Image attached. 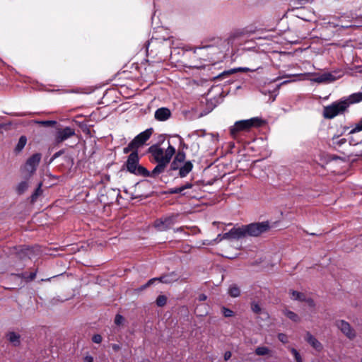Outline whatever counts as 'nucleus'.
<instances>
[{"mask_svg":"<svg viewBox=\"0 0 362 362\" xmlns=\"http://www.w3.org/2000/svg\"><path fill=\"white\" fill-rule=\"evenodd\" d=\"M175 148L168 141V146L164 151L158 144L151 146L148 152L151 155L157 165L151 172V177H155L165 171V168L175 153Z\"/></svg>","mask_w":362,"mask_h":362,"instance_id":"nucleus-1","label":"nucleus"},{"mask_svg":"<svg viewBox=\"0 0 362 362\" xmlns=\"http://www.w3.org/2000/svg\"><path fill=\"white\" fill-rule=\"evenodd\" d=\"M362 101V92H358L350 95L346 99L334 102L323 109V116L327 119H332L337 115L343 113L350 104Z\"/></svg>","mask_w":362,"mask_h":362,"instance_id":"nucleus-2","label":"nucleus"},{"mask_svg":"<svg viewBox=\"0 0 362 362\" xmlns=\"http://www.w3.org/2000/svg\"><path fill=\"white\" fill-rule=\"evenodd\" d=\"M139 158L137 151H133L128 156L126 162V167L127 171L129 173L139 176L151 177V172L146 168L139 164Z\"/></svg>","mask_w":362,"mask_h":362,"instance_id":"nucleus-3","label":"nucleus"},{"mask_svg":"<svg viewBox=\"0 0 362 362\" xmlns=\"http://www.w3.org/2000/svg\"><path fill=\"white\" fill-rule=\"evenodd\" d=\"M262 123V120L258 117H252L249 119L238 121L233 127H230V134L233 137H235L239 132L249 130L253 127H259Z\"/></svg>","mask_w":362,"mask_h":362,"instance_id":"nucleus-4","label":"nucleus"},{"mask_svg":"<svg viewBox=\"0 0 362 362\" xmlns=\"http://www.w3.org/2000/svg\"><path fill=\"white\" fill-rule=\"evenodd\" d=\"M245 236L257 237L267 232L270 228L268 221L252 223L244 226Z\"/></svg>","mask_w":362,"mask_h":362,"instance_id":"nucleus-5","label":"nucleus"},{"mask_svg":"<svg viewBox=\"0 0 362 362\" xmlns=\"http://www.w3.org/2000/svg\"><path fill=\"white\" fill-rule=\"evenodd\" d=\"M178 214H171L159 219L154 222L155 228L160 231H165L170 229L177 223Z\"/></svg>","mask_w":362,"mask_h":362,"instance_id":"nucleus-6","label":"nucleus"},{"mask_svg":"<svg viewBox=\"0 0 362 362\" xmlns=\"http://www.w3.org/2000/svg\"><path fill=\"white\" fill-rule=\"evenodd\" d=\"M76 134L75 129L70 127L58 128L54 134V141L57 144L64 142Z\"/></svg>","mask_w":362,"mask_h":362,"instance_id":"nucleus-7","label":"nucleus"},{"mask_svg":"<svg viewBox=\"0 0 362 362\" xmlns=\"http://www.w3.org/2000/svg\"><path fill=\"white\" fill-rule=\"evenodd\" d=\"M336 326L340 331L349 339H354L356 333L354 329L350 325L349 322L345 320H337L335 322Z\"/></svg>","mask_w":362,"mask_h":362,"instance_id":"nucleus-8","label":"nucleus"},{"mask_svg":"<svg viewBox=\"0 0 362 362\" xmlns=\"http://www.w3.org/2000/svg\"><path fill=\"white\" fill-rule=\"evenodd\" d=\"M245 232L244 226L238 228H233L228 233L223 234L222 238H227V240H239L245 238Z\"/></svg>","mask_w":362,"mask_h":362,"instance_id":"nucleus-9","label":"nucleus"},{"mask_svg":"<svg viewBox=\"0 0 362 362\" xmlns=\"http://www.w3.org/2000/svg\"><path fill=\"white\" fill-rule=\"evenodd\" d=\"M153 132V129H147L141 132L132 141V145H136L137 148L143 146L147 140L149 139Z\"/></svg>","mask_w":362,"mask_h":362,"instance_id":"nucleus-10","label":"nucleus"},{"mask_svg":"<svg viewBox=\"0 0 362 362\" xmlns=\"http://www.w3.org/2000/svg\"><path fill=\"white\" fill-rule=\"evenodd\" d=\"M254 32H255V30L250 26H247L243 28L236 29L230 33V35L228 37V40L233 42L235 39L249 36Z\"/></svg>","mask_w":362,"mask_h":362,"instance_id":"nucleus-11","label":"nucleus"},{"mask_svg":"<svg viewBox=\"0 0 362 362\" xmlns=\"http://www.w3.org/2000/svg\"><path fill=\"white\" fill-rule=\"evenodd\" d=\"M41 160V154L39 153L33 154L31 157H30L26 163H25V169L30 173H33Z\"/></svg>","mask_w":362,"mask_h":362,"instance_id":"nucleus-12","label":"nucleus"},{"mask_svg":"<svg viewBox=\"0 0 362 362\" xmlns=\"http://www.w3.org/2000/svg\"><path fill=\"white\" fill-rule=\"evenodd\" d=\"M307 74L316 76V77L312 78L311 81L318 83L332 82L336 79L331 73H324L322 74H318L317 73H308Z\"/></svg>","mask_w":362,"mask_h":362,"instance_id":"nucleus-13","label":"nucleus"},{"mask_svg":"<svg viewBox=\"0 0 362 362\" xmlns=\"http://www.w3.org/2000/svg\"><path fill=\"white\" fill-rule=\"evenodd\" d=\"M171 116L170 110L167 107H160L156 110L154 117L158 121H166Z\"/></svg>","mask_w":362,"mask_h":362,"instance_id":"nucleus-14","label":"nucleus"},{"mask_svg":"<svg viewBox=\"0 0 362 362\" xmlns=\"http://www.w3.org/2000/svg\"><path fill=\"white\" fill-rule=\"evenodd\" d=\"M305 340L310 344L315 350L320 351L322 349V344L310 332H307Z\"/></svg>","mask_w":362,"mask_h":362,"instance_id":"nucleus-15","label":"nucleus"},{"mask_svg":"<svg viewBox=\"0 0 362 362\" xmlns=\"http://www.w3.org/2000/svg\"><path fill=\"white\" fill-rule=\"evenodd\" d=\"M193 165L190 161H187L180 168L179 175L181 177H185L187 175L192 171Z\"/></svg>","mask_w":362,"mask_h":362,"instance_id":"nucleus-16","label":"nucleus"},{"mask_svg":"<svg viewBox=\"0 0 362 362\" xmlns=\"http://www.w3.org/2000/svg\"><path fill=\"white\" fill-rule=\"evenodd\" d=\"M156 279H157V280L160 281L162 283L170 284V283H173V282L177 281L178 279V277L174 272H172L170 274L162 276H160L159 278H156Z\"/></svg>","mask_w":362,"mask_h":362,"instance_id":"nucleus-17","label":"nucleus"},{"mask_svg":"<svg viewBox=\"0 0 362 362\" xmlns=\"http://www.w3.org/2000/svg\"><path fill=\"white\" fill-rule=\"evenodd\" d=\"M193 185L190 182H187L186 184L178 187H173L170 189L169 193L170 194H180L182 193L184 190L187 189H191Z\"/></svg>","mask_w":362,"mask_h":362,"instance_id":"nucleus-18","label":"nucleus"},{"mask_svg":"<svg viewBox=\"0 0 362 362\" xmlns=\"http://www.w3.org/2000/svg\"><path fill=\"white\" fill-rule=\"evenodd\" d=\"M197 49L199 51L205 52L210 55H214L219 52V49L217 47L213 45H206L202 47H199Z\"/></svg>","mask_w":362,"mask_h":362,"instance_id":"nucleus-19","label":"nucleus"},{"mask_svg":"<svg viewBox=\"0 0 362 362\" xmlns=\"http://www.w3.org/2000/svg\"><path fill=\"white\" fill-rule=\"evenodd\" d=\"M8 341L14 346H18L21 343L20 335L16 332H9L7 335Z\"/></svg>","mask_w":362,"mask_h":362,"instance_id":"nucleus-20","label":"nucleus"},{"mask_svg":"<svg viewBox=\"0 0 362 362\" xmlns=\"http://www.w3.org/2000/svg\"><path fill=\"white\" fill-rule=\"evenodd\" d=\"M27 143V138L25 136H21L15 147V151L16 153L21 152L25 147Z\"/></svg>","mask_w":362,"mask_h":362,"instance_id":"nucleus-21","label":"nucleus"},{"mask_svg":"<svg viewBox=\"0 0 362 362\" xmlns=\"http://www.w3.org/2000/svg\"><path fill=\"white\" fill-rule=\"evenodd\" d=\"M291 298L295 300L304 301L305 300V295L303 293L296 291H290Z\"/></svg>","mask_w":362,"mask_h":362,"instance_id":"nucleus-22","label":"nucleus"},{"mask_svg":"<svg viewBox=\"0 0 362 362\" xmlns=\"http://www.w3.org/2000/svg\"><path fill=\"white\" fill-rule=\"evenodd\" d=\"M228 293L231 297L236 298L240 296V291L235 284H233L228 288Z\"/></svg>","mask_w":362,"mask_h":362,"instance_id":"nucleus-23","label":"nucleus"},{"mask_svg":"<svg viewBox=\"0 0 362 362\" xmlns=\"http://www.w3.org/2000/svg\"><path fill=\"white\" fill-rule=\"evenodd\" d=\"M28 181H22L17 185L16 191L19 194H21L28 189Z\"/></svg>","mask_w":362,"mask_h":362,"instance_id":"nucleus-24","label":"nucleus"},{"mask_svg":"<svg viewBox=\"0 0 362 362\" xmlns=\"http://www.w3.org/2000/svg\"><path fill=\"white\" fill-rule=\"evenodd\" d=\"M41 187H42V183L40 182L38 184L37 187L36 188L35 192L31 195L30 198H31V202H35L37 200V199L38 198V197L42 193V190L41 189Z\"/></svg>","mask_w":362,"mask_h":362,"instance_id":"nucleus-25","label":"nucleus"},{"mask_svg":"<svg viewBox=\"0 0 362 362\" xmlns=\"http://www.w3.org/2000/svg\"><path fill=\"white\" fill-rule=\"evenodd\" d=\"M269 349L266 346H259L255 349V354L257 356H265L269 354Z\"/></svg>","mask_w":362,"mask_h":362,"instance_id":"nucleus-26","label":"nucleus"},{"mask_svg":"<svg viewBox=\"0 0 362 362\" xmlns=\"http://www.w3.org/2000/svg\"><path fill=\"white\" fill-rule=\"evenodd\" d=\"M284 315L293 322L299 321V317L293 311L286 310L284 311Z\"/></svg>","mask_w":362,"mask_h":362,"instance_id":"nucleus-27","label":"nucleus"},{"mask_svg":"<svg viewBox=\"0 0 362 362\" xmlns=\"http://www.w3.org/2000/svg\"><path fill=\"white\" fill-rule=\"evenodd\" d=\"M167 303V297L164 295H160L156 298V305L159 307L164 306Z\"/></svg>","mask_w":362,"mask_h":362,"instance_id":"nucleus-28","label":"nucleus"},{"mask_svg":"<svg viewBox=\"0 0 362 362\" xmlns=\"http://www.w3.org/2000/svg\"><path fill=\"white\" fill-rule=\"evenodd\" d=\"M288 349L293 354L296 362H303L300 354L298 353V351L296 349H294L293 347H288Z\"/></svg>","mask_w":362,"mask_h":362,"instance_id":"nucleus-29","label":"nucleus"},{"mask_svg":"<svg viewBox=\"0 0 362 362\" xmlns=\"http://www.w3.org/2000/svg\"><path fill=\"white\" fill-rule=\"evenodd\" d=\"M185 153L184 151H179L175 157V160L182 163L185 160Z\"/></svg>","mask_w":362,"mask_h":362,"instance_id":"nucleus-30","label":"nucleus"},{"mask_svg":"<svg viewBox=\"0 0 362 362\" xmlns=\"http://www.w3.org/2000/svg\"><path fill=\"white\" fill-rule=\"evenodd\" d=\"M35 122L45 127L53 126L57 123L56 121L54 120L35 121Z\"/></svg>","mask_w":362,"mask_h":362,"instance_id":"nucleus-31","label":"nucleus"},{"mask_svg":"<svg viewBox=\"0 0 362 362\" xmlns=\"http://www.w3.org/2000/svg\"><path fill=\"white\" fill-rule=\"evenodd\" d=\"M222 313L226 317H232L234 315L233 310L225 307H223L222 308Z\"/></svg>","mask_w":362,"mask_h":362,"instance_id":"nucleus-32","label":"nucleus"},{"mask_svg":"<svg viewBox=\"0 0 362 362\" xmlns=\"http://www.w3.org/2000/svg\"><path fill=\"white\" fill-rule=\"evenodd\" d=\"M137 148H138L136 146V145H132V141H131L127 147L124 148L123 151L124 153H128L132 150L137 151Z\"/></svg>","mask_w":362,"mask_h":362,"instance_id":"nucleus-33","label":"nucleus"},{"mask_svg":"<svg viewBox=\"0 0 362 362\" xmlns=\"http://www.w3.org/2000/svg\"><path fill=\"white\" fill-rule=\"evenodd\" d=\"M180 165H181L180 163H179L178 161H177L176 160L174 159L173 160V162L171 163L170 170H180V168L181 167Z\"/></svg>","mask_w":362,"mask_h":362,"instance_id":"nucleus-34","label":"nucleus"},{"mask_svg":"<svg viewBox=\"0 0 362 362\" xmlns=\"http://www.w3.org/2000/svg\"><path fill=\"white\" fill-rule=\"evenodd\" d=\"M360 131H362V119L358 122V124H356V127L352 130H351L350 133L353 134Z\"/></svg>","mask_w":362,"mask_h":362,"instance_id":"nucleus-35","label":"nucleus"},{"mask_svg":"<svg viewBox=\"0 0 362 362\" xmlns=\"http://www.w3.org/2000/svg\"><path fill=\"white\" fill-rule=\"evenodd\" d=\"M124 321V318L119 314L116 315L115 318V323L117 325H121Z\"/></svg>","mask_w":362,"mask_h":362,"instance_id":"nucleus-36","label":"nucleus"},{"mask_svg":"<svg viewBox=\"0 0 362 362\" xmlns=\"http://www.w3.org/2000/svg\"><path fill=\"white\" fill-rule=\"evenodd\" d=\"M36 276V272H30V274H23V277L26 279L28 281L33 280Z\"/></svg>","mask_w":362,"mask_h":362,"instance_id":"nucleus-37","label":"nucleus"},{"mask_svg":"<svg viewBox=\"0 0 362 362\" xmlns=\"http://www.w3.org/2000/svg\"><path fill=\"white\" fill-rule=\"evenodd\" d=\"M216 107V104H214L213 103H211L209 108L206 111H204V112L200 113V116H204L206 115L208 113H209L211 111L213 110V109Z\"/></svg>","mask_w":362,"mask_h":362,"instance_id":"nucleus-38","label":"nucleus"},{"mask_svg":"<svg viewBox=\"0 0 362 362\" xmlns=\"http://www.w3.org/2000/svg\"><path fill=\"white\" fill-rule=\"evenodd\" d=\"M278 339H279V341H281V342H283L284 344L288 342V337L285 334H283V333L279 334Z\"/></svg>","mask_w":362,"mask_h":362,"instance_id":"nucleus-39","label":"nucleus"},{"mask_svg":"<svg viewBox=\"0 0 362 362\" xmlns=\"http://www.w3.org/2000/svg\"><path fill=\"white\" fill-rule=\"evenodd\" d=\"M94 343L100 344L102 341V337L100 334H94L92 338Z\"/></svg>","mask_w":362,"mask_h":362,"instance_id":"nucleus-40","label":"nucleus"},{"mask_svg":"<svg viewBox=\"0 0 362 362\" xmlns=\"http://www.w3.org/2000/svg\"><path fill=\"white\" fill-rule=\"evenodd\" d=\"M157 279H150L149 281H148V282L146 284H145L144 285H143L139 290L142 291L145 288H146L147 287H148L149 286H151L153 281H156Z\"/></svg>","mask_w":362,"mask_h":362,"instance_id":"nucleus-41","label":"nucleus"},{"mask_svg":"<svg viewBox=\"0 0 362 362\" xmlns=\"http://www.w3.org/2000/svg\"><path fill=\"white\" fill-rule=\"evenodd\" d=\"M252 310L254 313H258L260 312L261 310V308L259 307V305L257 303H252Z\"/></svg>","mask_w":362,"mask_h":362,"instance_id":"nucleus-42","label":"nucleus"},{"mask_svg":"<svg viewBox=\"0 0 362 362\" xmlns=\"http://www.w3.org/2000/svg\"><path fill=\"white\" fill-rule=\"evenodd\" d=\"M304 301L306 302L310 308H314L315 306L314 300L310 298H307L305 297V300H304Z\"/></svg>","mask_w":362,"mask_h":362,"instance_id":"nucleus-43","label":"nucleus"},{"mask_svg":"<svg viewBox=\"0 0 362 362\" xmlns=\"http://www.w3.org/2000/svg\"><path fill=\"white\" fill-rule=\"evenodd\" d=\"M32 115L31 112H17V113H13L12 115L17 116V117H23L26 115Z\"/></svg>","mask_w":362,"mask_h":362,"instance_id":"nucleus-44","label":"nucleus"},{"mask_svg":"<svg viewBox=\"0 0 362 362\" xmlns=\"http://www.w3.org/2000/svg\"><path fill=\"white\" fill-rule=\"evenodd\" d=\"M84 362H93V356L90 355H87L83 358Z\"/></svg>","mask_w":362,"mask_h":362,"instance_id":"nucleus-45","label":"nucleus"},{"mask_svg":"<svg viewBox=\"0 0 362 362\" xmlns=\"http://www.w3.org/2000/svg\"><path fill=\"white\" fill-rule=\"evenodd\" d=\"M22 251L25 254L26 256H28L29 258H30V254L31 252V249L30 247H25V248L23 249Z\"/></svg>","mask_w":362,"mask_h":362,"instance_id":"nucleus-46","label":"nucleus"},{"mask_svg":"<svg viewBox=\"0 0 362 362\" xmlns=\"http://www.w3.org/2000/svg\"><path fill=\"white\" fill-rule=\"evenodd\" d=\"M231 352L228 351H226L225 354H224V359L225 361H228L230 358L231 357Z\"/></svg>","mask_w":362,"mask_h":362,"instance_id":"nucleus-47","label":"nucleus"},{"mask_svg":"<svg viewBox=\"0 0 362 362\" xmlns=\"http://www.w3.org/2000/svg\"><path fill=\"white\" fill-rule=\"evenodd\" d=\"M179 139H180V146H182V148L187 149L188 148L187 145L184 143L183 139L180 136H179Z\"/></svg>","mask_w":362,"mask_h":362,"instance_id":"nucleus-48","label":"nucleus"},{"mask_svg":"<svg viewBox=\"0 0 362 362\" xmlns=\"http://www.w3.org/2000/svg\"><path fill=\"white\" fill-rule=\"evenodd\" d=\"M223 234H218L216 237V238L214 240L215 242L219 243L223 240H225L226 238H222Z\"/></svg>","mask_w":362,"mask_h":362,"instance_id":"nucleus-49","label":"nucleus"},{"mask_svg":"<svg viewBox=\"0 0 362 362\" xmlns=\"http://www.w3.org/2000/svg\"><path fill=\"white\" fill-rule=\"evenodd\" d=\"M160 40V38H153L152 37L150 41L148 42V45L151 43L157 42V41Z\"/></svg>","mask_w":362,"mask_h":362,"instance_id":"nucleus-50","label":"nucleus"},{"mask_svg":"<svg viewBox=\"0 0 362 362\" xmlns=\"http://www.w3.org/2000/svg\"><path fill=\"white\" fill-rule=\"evenodd\" d=\"M112 346L113 350L115 351H118L120 349L119 345L116 344H112Z\"/></svg>","mask_w":362,"mask_h":362,"instance_id":"nucleus-51","label":"nucleus"},{"mask_svg":"<svg viewBox=\"0 0 362 362\" xmlns=\"http://www.w3.org/2000/svg\"><path fill=\"white\" fill-rule=\"evenodd\" d=\"M63 152L62 151H58L57 153H55L54 155H53V159H55L57 158V157H59Z\"/></svg>","mask_w":362,"mask_h":362,"instance_id":"nucleus-52","label":"nucleus"},{"mask_svg":"<svg viewBox=\"0 0 362 362\" xmlns=\"http://www.w3.org/2000/svg\"><path fill=\"white\" fill-rule=\"evenodd\" d=\"M206 296L205 295H201V296H199V299H200L201 300H206Z\"/></svg>","mask_w":362,"mask_h":362,"instance_id":"nucleus-53","label":"nucleus"},{"mask_svg":"<svg viewBox=\"0 0 362 362\" xmlns=\"http://www.w3.org/2000/svg\"><path fill=\"white\" fill-rule=\"evenodd\" d=\"M182 227L178 228H177V229H175V231H177V232H178V231H182Z\"/></svg>","mask_w":362,"mask_h":362,"instance_id":"nucleus-54","label":"nucleus"},{"mask_svg":"<svg viewBox=\"0 0 362 362\" xmlns=\"http://www.w3.org/2000/svg\"><path fill=\"white\" fill-rule=\"evenodd\" d=\"M240 69L243 70V71H247L248 70L247 68H240Z\"/></svg>","mask_w":362,"mask_h":362,"instance_id":"nucleus-55","label":"nucleus"},{"mask_svg":"<svg viewBox=\"0 0 362 362\" xmlns=\"http://www.w3.org/2000/svg\"><path fill=\"white\" fill-rule=\"evenodd\" d=\"M142 362H150V361L148 359H146V360H144Z\"/></svg>","mask_w":362,"mask_h":362,"instance_id":"nucleus-56","label":"nucleus"},{"mask_svg":"<svg viewBox=\"0 0 362 362\" xmlns=\"http://www.w3.org/2000/svg\"><path fill=\"white\" fill-rule=\"evenodd\" d=\"M163 41H167V40H168V39H166V38H163Z\"/></svg>","mask_w":362,"mask_h":362,"instance_id":"nucleus-57","label":"nucleus"},{"mask_svg":"<svg viewBox=\"0 0 362 362\" xmlns=\"http://www.w3.org/2000/svg\"><path fill=\"white\" fill-rule=\"evenodd\" d=\"M361 362H362V358H361Z\"/></svg>","mask_w":362,"mask_h":362,"instance_id":"nucleus-58","label":"nucleus"}]
</instances>
